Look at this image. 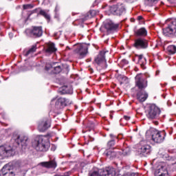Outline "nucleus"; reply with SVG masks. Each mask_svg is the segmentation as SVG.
I'll return each mask as SVG.
<instances>
[{
  "label": "nucleus",
  "mask_w": 176,
  "mask_h": 176,
  "mask_svg": "<svg viewBox=\"0 0 176 176\" xmlns=\"http://www.w3.org/2000/svg\"><path fill=\"white\" fill-rule=\"evenodd\" d=\"M103 155L109 159L110 160H113L116 157H118L119 155H122L121 151H116L114 149H106Z\"/></svg>",
  "instance_id": "15"
},
{
  "label": "nucleus",
  "mask_w": 176,
  "mask_h": 176,
  "mask_svg": "<svg viewBox=\"0 0 176 176\" xmlns=\"http://www.w3.org/2000/svg\"><path fill=\"white\" fill-rule=\"evenodd\" d=\"M53 101H54V99H53V100H52V102H53Z\"/></svg>",
  "instance_id": "49"
},
{
  "label": "nucleus",
  "mask_w": 176,
  "mask_h": 176,
  "mask_svg": "<svg viewBox=\"0 0 176 176\" xmlns=\"http://www.w3.org/2000/svg\"><path fill=\"white\" fill-rule=\"evenodd\" d=\"M35 52H36V45H32V47L28 50H25L23 52V54L27 57L30 56V54H32L33 53H35Z\"/></svg>",
  "instance_id": "27"
},
{
  "label": "nucleus",
  "mask_w": 176,
  "mask_h": 176,
  "mask_svg": "<svg viewBox=\"0 0 176 176\" xmlns=\"http://www.w3.org/2000/svg\"><path fill=\"white\" fill-rule=\"evenodd\" d=\"M52 71L54 74H60V72L62 71L61 66H56Z\"/></svg>",
  "instance_id": "32"
},
{
  "label": "nucleus",
  "mask_w": 176,
  "mask_h": 176,
  "mask_svg": "<svg viewBox=\"0 0 176 176\" xmlns=\"http://www.w3.org/2000/svg\"><path fill=\"white\" fill-rule=\"evenodd\" d=\"M136 97H137V100H138L140 102H144L146 101L148 98V93L146 92V91L144 89L140 90L137 93Z\"/></svg>",
  "instance_id": "19"
},
{
  "label": "nucleus",
  "mask_w": 176,
  "mask_h": 176,
  "mask_svg": "<svg viewBox=\"0 0 176 176\" xmlns=\"http://www.w3.org/2000/svg\"><path fill=\"white\" fill-rule=\"evenodd\" d=\"M90 176H104L102 175V169H100L98 171H94Z\"/></svg>",
  "instance_id": "33"
},
{
  "label": "nucleus",
  "mask_w": 176,
  "mask_h": 176,
  "mask_svg": "<svg viewBox=\"0 0 176 176\" xmlns=\"http://www.w3.org/2000/svg\"><path fill=\"white\" fill-rule=\"evenodd\" d=\"M138 20L139 21H141V20H142V16H138Z\"/></svg>",
  "instance_id": "46"
},
{
  "label": "nucleus",
  "mask_w": 176,
  "mask_h": 176,
  "mask_svg": "<svg viewBox=\"0 0 176 176\" xmlns=\"http://www.w3.org/2000/svg\"><path fill=\"white\" fill-rule=\"evenodd\" d=\"M45 69V71H47V72L53 69V67H52V64L46 63Z\"/></svg>",
  "instance_id": "36"
},
{
  "label": "nucleus",
  "mask_w": 176,
  "mask_h": 176,
  "mask_svg": "<svg viewBox=\"0 0 176 176\" xmlns=\"http://www.w3.org/2000/svg\"><path fill=\"white\" fill-rule=\"evenodd\" d=\"M136 57L138 58V63L140 65L141 68H142V69H145L146 68V58L144 57V55L142 54L136 55Z\"/></svg>",
  "instance_id": "20"
},
{
  "label": "nucleus",
  "mask_w": 176,
  "mask_h": 176,
  "mask_svg": "<svg viewBox=\"0 0 176 176\" xmlns=\"http://www.w3.org/2000/svg\"><path fill=\"white\" fill-rule=\"evenodd\" d=\"M32 146L38 152H47L49 148H50V142H49L47 138L40 136L34 140Z\"/></svg>",
  "instance_id": "1"
},
{
  "label": "nucleus",
  "mask_w": 176,
  "mask_h": 176,
  "mask_svg": "<svg viewBox=\"0 0 176 176\" xmlns=\"http://www.w3.org/2000/svg\"><path fill=\"white\" fill-rule=\"evenodd\" d=\"M38 174H45V173H47L46 169L43 168V166L38 165Z\"/></svg>",
  "instance_id": "35"
},
{
  "label": "nucleus",
  "mask_w": 176,
  "mask_h": 176,
  "mask_svg": "<svg viewBox=\"0 0 176 176\" xmlns=\"http://www.w3.org/2000/svg\"><path fill=\"white\" fill-rule=\"evenodd\" d=\"M25 32L30 38H41L43 34V30L42 26H32V28L27 29Z\"/></svg>",
  "instance_id": "5"
},
{
  "label": "nucleus",
  "mask_w": 176,
  "mask_h": 176,
  "mask_svg": "<svg viewBox=\"0 0 176 176\" xmlns=\"http://www.w3.org/2000/svg\"><path fill=\"white\" fill-rule=\"evenodd\" d=\"M51 126V121L49 118H43L38 122V130L40 133H45Z\"/></svg>",
  "instance_id": "11"
},
{
  "label": "nucleus",
  "mask_w": 176,
  "mask_h": 176,
  "mask_svg": "<svg viewBox=\"0 0 176 176\" xmlns=\"http://www.w3.org/2000/svg\"><path fill=\"white\" fill-rule=\"evenodd\" d=\"M124 118L125 119V120H130V116H124Z\"/></svg>",
  "instance_id": "43"
},
{
  "label": "nucleus",
  "mask_w": 176,
  "mask_h": 176,
  "mask_svg": "<svg viewBox=\"0 0 176 176\" xmlns=\"http://www.w3.org/2000/svg\"><path fill=\"white\" fill-rule=\"evenodd\" d=\"M146 78L148 79V78H151V75H149V74L146 73L145 74Z\"/></svg>",
  "instance_id": "44"
},
{
  "label": "nucleus",
  "mask_w": 176,
  "mask_h": 176,
  "mask_svg": "<svg viewBox=\"0 0 176 176\" xmlns=\"http://www.w3.org/2000/svg\"><path fill=\"white\" fill-rule=\"evenodd\" d=\"M13 140L16 145H21V146H27L28 144V137L24 135H14Z\"/></svg>",
  "instance_id": "12"
},
{
  "label": "nucleus",
  "mask_w": 176,
  "mask_h": 176,
  "mask_svg": "<svg viewBox=\"0 0 176 176\" xmlns=\"http://www.w3.org/2000/svg\"><path fill=\"white\" fill-rule=\"evenodd\" d=\"M1 174H3V176H14V173L12 171L10 172L9 170V168H8V166H4L1 169Z\"/></svg>",
  "instance_id": "25"
},
{
  "label": "nucleus",
  "mask_w": 176,
  "mask_h": 176,
  "mask_svg": "<svg viewBox=\"0 0 176 176\" xmlns=\"http://www.w3.org/2000/svg\"><path fill=\"white\" fill-rule=\"evenodd\" d=\"M166 52L168 54H175L176 46L174 45H168L166 48Z\"/></svg>",
  "instance_id": "28"
},
{
  "label": "nucleus",
  "mask_w": 176,
  "mask_h": 176,
  "mask_svg": "<svg viewBox=\"0 0 176 176\" xmlns=\"http://www.w3.org/2000/svg\"><path fill=\"white\" fill-rule=\"evenodd\" d=\"M135 34L137 35V36H146V35H148V32L145 28H141L135 31Z\"/></svg>",
  "instance_id": "26"
},
{
  "label": "nucleus",
  "mask_w": 176,
  "mask_h": 176,
  "mask_svg": "<svg viewBox=\"0 0 176 176\" xmlns=\"http://www.w3.org/2000/svg\"><path fill=\"white\" fill-rule=\"evenodd\" d=\"M54 176H69V173L67 172V173H65L62 175L57 174V175H55Z\"/></svg>",
  "instance_id": "40"
},
{
  "label": "nucleus",
  "mask_w": 176,
  "mask_h": 176,
  "mask_svg": "<svg viewBox=\"0 0 176 176\" xmlns=\"http://www.w3.org/2000/svg\"><path fill=\"white\" fill-rule=\"evenodd\" d=\"M163 34L168 38H176V19L170 20L168 27L163 29Z\"/></svg>",
  "instance_id": "3"
},
{
  "label": "nucleus",
  "mask_w": 176,
  "mask_h": 176,
  "mask_svg": "<svg viewBox=\"0 0 176 176\" xmlns=\"http://www.w3.org/2000/svg\"><path fill=\"white\" fill-rule=\"evenodd\" d=\"M134 47L138 50H144V49H148V40L142 38H139L136 40H135V43H133Z\"/></svg>",
  "instance_id": "13"
},
{
  "label": "nucleus",
  "mask_w": 176,
  "mask_h": 176,
  "mask_svg": "<svg viewBox=\"0 0 176 176\" xmlns=\"http://www.w3.org/2000/svg\"><path fill=\"white\" fill-rule=\"evenodd\" d=\"M155 124H157V122H155Z\"/></svg>",
  "instance_id": "50"
},
{
  "label": "nucleus",
  "mask_w": 176,
  "mask_h": 176,
  "mask_svg": "<svg viewBox=\"0 0 176 176\" xmlns=\"http://www.w3.org/2000/svg\"><path fill=\"white\" fill-rule=\"evenodd\" d=\"M94 61L97 64V69L102 71V69H107L108 65L105 59V52L101 51L97 57L95 58Z\"/></svg>",
  "instance_id": "4"
},
{
  "label": "nucleus",
  "mask_w": 176,
  "mask_h": 176,
  "mask_svg": "<svg viewBox=\"0 0 176 176\" xmlns=\"http://www.w3.org/2000/svg\"><path fill=\"white\" fill-rule=\"evenodd\" d=\"M104 28L108 32H109V31H116V30L119 28V24L109 21L104 23Z\"/></svg>",
  "instance_id": "18"
},
{
  "label": "nucleus",
  "mask_w": 176,
  "mask_h": 176,
  "mask_svg": "<svg viewBox=\"0 0 176 176\" xmlns=\"http://www.w3.org/2000/svg\"><path fill=\"white\" fill-rule=\"evenodd\" d=\"M138 152L142 156H148L151 153V145L148 144L146 140L140 141L138 145Z\"/></svg>",
  "instance_id": "6"
},
{
  "label": "nucleus",
  "mask_w": 176,
  "mask_h": 176,
  "mask_svg": "<svg viewBox=\"0 0 176 176\" xmlns=\"http://www.w3.org/2000/svg\"><path fill=\"white\" fill-rule=\"evenodd\" d=\"M103 176H115L116 172L113 168H108L107 170H102Z\"/></svg>",
  "instance_id": "24"
},
{
  "label": "nucleus",
  "mask_w": 176,
  "mask_h": 176,
  "mask_svg": "<svg viewBox=\"0 0 176 176\" xmlns=\"http://www.w3.org/2000/svg\"><path fill=\"white\" fill-rule=\"evenodd\" d=\"M0 152H2L3 155H8V156H12L14 154V149L12 146L6 145L0 146Z\"/></svg>",
  "instance_id": "17"
},
{
  "label": "nucleus",
  "mask_w": 176,
  "mask_h": 176,
  "mask_svg": "<svg viewBox=\"0 0 176 176\" xmlns=\"http://www.w3.org/2000/svg\"><path fill=\"white\" fill-rule=\"evenodd\" d=\"M163 171V168L160 169V171L157 173V176H168V174L167 173V170H165L164 172Z\"/></svg>",
  "instance_id": "34"
},
{
  "label": "nucleus",
  "mask_w": 176,
  "mask_h": 176,
  "mask_svg": "<svg viewBox=\"0 0 176 176\" xmlns=\"http://www.w3.org/2000/svg\"><path fill=\"white\" fill-rule=\"evenodd\" d=\"M89 46L86 44H77L74 45V53L78 56V58H84L87 54Z\"/></svg>",
  "instance_id": "7"
},
{
  "label": "nucleus",
  "mask_w": 176,
  "mask_h": 176,
  "mask_svg": "<svg viewBox=\"0 0 176 176\" xmlns=\"http://www.w3.org/2000/svg\"><path fill=\"white\" fill-rule=\"evenodd\" d=\"M173 80H176V78H174V77H173Z\"/></svg>",
  "instance_id": "48"
},
{
  "label": "nucleus",
  "mask_w": 176,
  "mask_h": 176,
  "mask_svg": "<svg viewBox=\"0 0 176 176\" xmlns=\"http://www.w3.org/2000/svg\"><path fill=\"white\" fill-rule=\"evenodd\" d=\"M71 104H72V100L71 99L59 98L55 102V108L56 109H63L64 107L71 105Z\"/></svg>",
  "instance_id": "10"
},
{
  "label": "nucleus",
  "mask_w": 176,
  "mask_h": 176,
  "mask_svg": "<svg viewBox=\"0 0 176 176\" xmlns=\"http://www.w3.org/2000/svg\"><path fill=\"white\" fill-rule=\"evenodd\" d=\"M135 87L139 89V90H145L148 87V80L142 78V75L138 74L135 77Z\"/></svg>",
  "instance_id": "9"
},
{
  "label": "nucleus",
  "mask_w": 176,
  "mask_h": 176,
  "mask_svg": "<svg viewBox=\"0 0 176 176\" xmlns=\"http://www.w3.org/2000/svg\"><path fill=\"white\" fill-rule=\"evenodd\" d=\"M121 64H122V65H127V64H129V60H127L126 59H122L121 60Z\"/></svg>",
  "instance_id": "38"
},
{
  "label": "nucleus",
  "mask_w": 176,
  "mask_h": 176,
  "mask_svg": "<svg viewBox=\"0 0 176 176\" xmlns=\"http://www.w3.org/2000/svg\"><path fill=\"white\" fill-rule=\"evenodd\" d=\"M73 16H74V13H72Z\"/></svg>",
  "instance_id": "51"
},
{
  "label": "nucleus",
  "mask_w": 176,
  "mask_h": 176,
  "mask_svg": "<svg viewBox=\"0 0 176 176\" xmlns=\"http://www.w3.org/2000/svg\"><path fill=\"white\" fill-rule=\"evenodd\" d=\"M168 43H171V41H165L164 42V46H166V45H168Z\"/></svg>",
  "instance_id": "42"
},
{
  "label": "nucleus",
  "mask_w": 176,
  "mask_h": 176,
  "mask_svg": "<svg viewBox=\"0 0 176 176\" xmlns=\"http://www.w3.org/2000/svg\"><path fill=\"white\" fill-rule=\"evenodd\" d=\"M162 159H164V160H168V162H171V164H175L176 163V162H174V157L168 155V154H164Z\"/></svg>",
  "instance_id": "29"
},
{
  "label": "nucleus",
  "mask_w": 176,
  "mask_h": 176,
  "mask_svg": "<svg viewBox=\"0 0 176 176\" xmlns=\"http://www.w3.org/2000/svg\"><path fill=\"white\" fill-rule=\"evenodd\" d=\"M60 94H68L69 93V91H68V87H63L60 91Z\"/></svg>",
  "instance_id": "31"
},
{
  "label": "nucleus",
  "mask_w": 176,
  "mask_h": 176,
  "mask_svg": "<svg viewBox=\"0 0 176 176\" xmlns=\"http://www.w3.org/2000/svg\"><path fill=\"white\" fill-rule=\"evenodd\" d=\"M38 166L44 167L45 168H54L55 169L57 167V162L56 159L51 160L48 162H43L38 164Z\"/></svg>",
  "instance_id": "16"
},
{
  "label": "nucleus",
  "mask_w": 176,
  "mask_h": 176,
  "mask_svg": "<svg viewBox=\"0 0 176 176\" xmlns=\"http://www.w3.org/2000/svg\"><path fill=\"white\" fill-rule=\"evenodd\" d=\"M56 52H57V48H56L54 43H48L47 48L45 49L46 54H53V53H56Z\"/></svg>",
  "instance_id": "22"
},
{
  "label": "nucleus",
  "mask_w": 176,
  "mask_h": 176,
  "mask_svg": "<svg viewBox=\"0 0 176 176\" xmlns=\"http://www.w3.org/2000/svg\"><path fill=\"white\" fill-rule=\"evenodd\" d=\"M89 71L90 72L91 74H93L94 72V70H93V68L89 67Z\"/></svg>",
  "instance_id": "45"
},
{
  "label": "nucleus",
  "mask_w": 176,
  "mask_h": 176,
  "mask_svg": "<svg viewBox=\"0 0 176 176\" xmlns=\"http://www.w3.org/2000/svg\"><path fill=\"white\" fill-rule=\"evenodd\" d=\"M88 19H90V16H89L88 14H87L84 18H82V21H86V20H88Z\"/></svg>",
  "instance_id": "41"
},
{
  "label": "nucleus",
  "mask_w": 176,
  "mask_h": 176,
  "mask_svg": "<svg viewBox=\"0 0 176 176\" xmlns=\"http://www.w3.org/2000/svg\"><path fill=\"white\" fill-rule=\"evenodd\" d=\"M23 8L25 10L27 9H32V8H34V6L31 4H25L23 6Z\"/></svg>",
  "instance_id": "37"
},
{
  "label": "nucleus",
  "mask_w": 176,
  "mask_h": 176,
  "mask_svg": "<svg viewBox=\"0 0 176 176\" xmlns=\"http://www.w3.org/2000/svg\"><path fill=\"white\" fill-rule=\"evenodd\" d=\"M9 36H10V38H13V34L12 33H10L9 34Z\"/></svg>",
  "instance_id": "47"
},
{
  "label": "nucleus",
  "mask_w": 176,
  "mask_h": 176,
  "mask_svg": "<svg viewBox=\"0 0 176 176\" xmlns=\"http://www.w3.org/2000/svg\"><path fill=\"white\" fill-rule=\"evenodd\" d=\"M109 12L116 16H122L123 13H126V8L123 3H118L117 5L111 6Z\"/></svg>",
  "instance_id": "8"
},
{
  "label": "nucleus",
  "mask_w": 176,
  "mask_h": 176,
  "mask_svg": "<svg viewBox=\"0 0 176 176\" xmlns=\"http://www.w3.org/2000/svg\"><path fill=\"white\" fill-rule=\"evenodd\" d=\"M120 152H121V154H120V155H122V156H127L128 155H130V147H125Z\"/></svg>",
  "instance_id": "30"
},
{
  "label": "nucleus",
  "mask_w": 176,
  "mask_h": 176,
  "mask_svg": "<svg viewBox=\"0 0 176 176\" xmlns=\"http://www.w3.org/2000/svg\"><path fill=\"white\" fill-rule=\"evenodd\" d=\"M33 13H38V14H41V16H43V17L45 18L46 20L50 21V14H47V12H46V11L44 10L41 8H36L34 10H33Z\"/></svg>",
  "instance_id": "21"
},
{
  "label": "nucleus",
  "mask_w": 176,
  "mask_h": 176,
  "mask_svg": "<svg viewBox=\"0 0 176 176\" xmlns=\"http://www.w3.org/2000/svg\"><path fill=\"white\" fill-rule=\"evenodd\" d=\"M146 112V116L149 120L160 119V113H162L160 108H159L155 104H151L148 106Z\"/></svg>",
  "instance_id": "2"
},
{
  "label": "nucleus",
  "mask_w": 176,
  "mask_h": 176,
  "mask_svg": "<svg viewBox=\"0 0 176 176\" xmlns=\"http://www.w3.org/2000/svg\"><path fill=\"white\" fill-rule=\"evenodd\" d=\"M89 13H90L91 17H93V16H96V14H97V12L93 10H91Z\"/></svg>",
  "instance_id": "39"
},
{
  "label": "nucleus",
  "mask_w": 176,
  "mask_h": 176,
  "mask_svg": "<svg viewBox=\"0 0 176 176\" xmlns=\"http://www.w3.org/2000/svg\"><path fill=\"white\" fill-rule=\"evenodd\" d=\"M110 140L107 142V146L109 149L111 148H113V146H115V144H116V140H118V136L113 135V133L109 135Z\"/></svg>",
  "instance_id": "23"
},
{
  "label": "nucleus",
  "mask_w": 176,
  "mask_h": 176,
  "mask_svg": "<svg viewBox=\"0 0 176 176\" xmlns=\"http://www.w3.org/2000/svg\"><path fill=\"white\" fill-rule=\"evenodd\" d=\"M165 138H166V132L164 131L155 132L152 135V140L153 141H154V142H156V144H162V142L164 141Z\"/></svg>",
  "instance_id": "14"
}]
</instances>
